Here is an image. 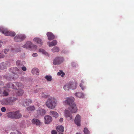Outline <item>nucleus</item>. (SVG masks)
<instances>
[{
	"mask_svg": "<svg viewBox=\"0 0 134 134\" xmlns=\"http://www.w3.org/2000/svg\"><path fill=\"white\" fill-rule=\"evenodd\" d=\"M78 111V108L75 103H73L65 108L64 110V116L68 121L73 118L72 113H76Z\"/></svg>",
	"mask_w": 134,
	"mask_h": 134,
	"instance_id": "obj_1",
	"label": "nucleus"
},
{
	"mask_svg": "<svg viewBox=\"0 0 134 134\" xmlns=\"http://www.w3.org/2000/svg\"><path fill=\"white\" fill-rule=\"evenodd\" d=\"M57 100L55 98L50 97L46 102V106L49 108L53 109L57 105Z\"/></svg>",
	"mask_w": 134,
	"mask_h": 134,
	"instance_id": "obj_2",
	"label": "nucleus"
},
{
	"mask_svg": "<svg viewBox=\"0 0 134 134\" xmlns=\"http://www.w3.org/2000/svg\"><path fill=\"white\" fill-rule=\"evenodd\" d=\"M8 117L13 119H16L21 118L22 115L19 113V111L11 112L8 114Z\"/></svg>",
	"mask_w": 134,
	"mask_h": 134,
	"instance_id": "obj_3",
	"label": "nucleus"
},
{
	"mask_svg": "<svg viewBox=\"0 0 134 134\" xmlns=\"http://www.w3.org/2000/svg\"><path fill=\"white\" fill-rule=\"evenodd\" d=\"M75 100V98L73 97H66L65 98V100L63 101V103L64 105L69 106L73 103H75L74 102Z\"/></svg>",
	"mask_w": 134,
	"mask_h": 134,
	"instance_id": "obj_4",
	"label": "nucleus"
},
{
	"mask_svg": "<svg viewBox=\"0 0 134 134\" xmlns=\"http://www.w3.org/2000/svg\"><path fill=\"white\" fill-rule=\"evenodd\" d=\"M0 31L6 36H14L16 34L14 32L9 31L7 29L4 28L3 27H0Z\"/></svg>",
	"mask_w": 134,
	"mask_h": 134,
	"instance_id": "obj_5",
	"label": "nucleus"
},
{
	"mask_svg": "<svg viewBox=\"0 0 134 134\" xmlns=\"http://www.w3.org/2000/svg\"><path fill=\"white\" fill-rule=\"evenodd\" d=\"M26 37V36L24 34H20L16 35L14 38V40L16 42L21 41Z\"/></svg>",
	"mask_w": 134,
	"mask_h": 134,
	"instance_id": "obj_6",
	"label": "nucleus"
},
{
	"mask_svg": "<svg viewBox=\"0 0 134 134\" xmlns=\"http://www.w3.org/2000/svg\"><path fill=\"white\" fill-rule=\"evenodd\" d=\"M64 61L62 57H57L55 58L53 61V63L55 65H59L62 63Z\"/></svg>",
	"mask_w": 134,
	"mask_h": 134,
	"instance_id": "obj_7",
	"label": "nucleus"
},
{
	"mask_svg": "<svg viewBox=\"0 0 134 134\" xmlns=\"http://www.w3.org/2000/svg\"><path fill=\"white\" fill-rule=\"evenodd\" d=\"M81 117L79 114H77L74 119V122L77 126H79L81 125Z\"/></svg>",
	"mask_w": 134,
	"mask_h": 134,
	"instance_id": "obj_8",
	"label": "nucleus"
},
{
	"mask_svg": "<svg viewBox=\"0 0 134 134\" xmlns=\"http://www.w3.org/2000/svg\"><path fill=\"white\" fill-rule=\"evenodd\" d=\"M52 121V118L50 116L46 115L44 118V122L46 124H49Z\"/></svg>",
	"mask_w": 134,
	"mask_h": 134,
	"instance_id": "obj_9",
	"label": "nucleus"
},
{
	"mask_svg": "<svg viewBox=\"0 0 134 134\" xmlns=\"http://www.w3.org/2000/svg\"><path fill=\"white\" fill-rule=\"evenodd\" d=\"M34 42L39 45L41 46L43 44V42L42 40L40 38L37 37L34 38L33 39Z\"/></svg>",
	"mask_w": 134,
	"mask_h": 134,
	"instance_id": "obj_10",
	"label": "nucleus"
},
{
	"mask_svg": "<svg viewBox=\"0 0 134 134\" xmlns=\"http://www.w3.org/2000/svg\"><path fill=\"white\" fill-rule=\"evenodd\" d=\"M68 83L70 89L74 90L76 88L77 85L76 82H70Z\"/></svg>",
	"mask_w": 134,
	"mask_h": 134,
	"instance_id": "obj_11",
	"label": "nucleus"
},
{
	"mask_svg": "<svg viewBox=\"0 0 134 134\" xmlns=\"http://www.w3.org/2000/svg\"><path fill=\"white\" fill-rule=\"evenodd\" d=\"M11 85L10 87L12 88L15 89L17 88V87H20L21 86H22V84L18 82H15L13 84H12Z\"/></svg>",
	"mask_w": 134,
	"mask_h": 134,
	"instance_id": "obj_12",
	"label": "nucleus"
},
{
	"mask_svg": "<svg viewBox=\"0 0 134 134\" xmlns=\"http://www.w3.org/2000/svg\"><path fill=\"white\" fill-rule=\"evenodd\" d=\"M32 45V43L29 41L27 42L22 47L25 48L30 50Z\"/></svg>",
	"mask_w": 134,
	"mask_h": 134,
	"instance_id": "obj_13",
	"label": "nucleus"
},
{
	"mask_svg": "<svg viewBox=\"0 0 134 134\" xmlns=\"http://www.w3.org/2000/svg\"><path fill=\"white\" fill-rule=\"evenodd\" d=\"M31 72L32 73L33 75H39V70L38 68H33L32 69Z\"/></svg>",
	"mask_w": 134,
	"mask_h": 134,
	"instance_id": "obj_14",
	"label": "nucleus"
},
{
	"mask_svg": "<svg viewBox=\"0 0 134 134\" xmlns=\"http://www.w3.org/2000/svg\"><path fill=\"white\" fill-rule=\"evenodd\" d=\"M32 123L35 125L40 126L41 124L40 121L36 119H33L32 120Z\"/></svg>",
	"mask_w": 134,
	"mask_h": 134,
	"instance_id": "obj_15",
	"label": "nucleus"
},
{
	"mask_svg": "<svg viewBox=\"0 0 134 134\" xmlns=\"http://www.w3.org/2000/svg\"><path fill=\"white\" fill-rule=\"evenodd\" d=\"M37 113L38 115H43L46 113L45 110L41 108H39L37 111Z\"/></svg>",
	"mask_w": 134,
	"mask_h": 134,
	"instance_id": "obj_16",
	"label": "nucleus"
},
{
	"mask_svg": "<svg viewBox=\"0 0 134 134\" xmlns=\"http://www.w3.org/2000/svg\"><path fill=\"white\" fill-rule=\"evenodd\" d=\"M50 114L54 118L56 119L59 116V114L56 112L53 111H50L49 112Z\"/></svg>",
	"mask_w": 134,
	"mask_h": 134,
	"instance_id": "obj_17",
	"label": "nucleus"
},
{
	"mask_svg": "<svg viewBox=\"0 0 134 134\" xmlns=\"http://www.w3.org/2000/svg\"><path fill=\"white\" fill-rule=\"evenodd\" d=\"M38 52L41 54L45 55L47 56H48L49 55L47 52L43 49L40 48L38 50Z\"/></svg>",
	"mask_w": 134,
	"mask_h": 134,
	"instance_id": "obj_18",
	"label": "nucleus"
},
{
	"mask_svg": "<svg viewBox=\"0 0 134 134\" xmlns=\"http://www.w3.org/2000/svg\"><path fill=\"white\" fill-rule=\"evenodd\" d=\"M48 39L49 40H51L54 39V35L51 32H48L47 34Z\"/></svg>",
	"mask_w": 134,
	"mask_h": 134,
	"instance_id": "obj_19",
	"label": "nucleus"
},
{
	"mask_svg": "<svg viewBox=\"0 0 134 134\" xmlns=\"http://www.w3.org/2000/svg\"><path fill=\"white\" fill-rule=\"evenodd\" d=\"M8 65L6 63L3 62L0 64V69L3 70L6 68Z\"/></svg>",
	"mask_w": 134,
	"mask_h": 134,
	"instance_id": "obj_20",
	"label": "nucleus"
},
{
	"mask_svg": "<svg viewBox=\"0 0 134 134\" xmlns=\"http://www.w3.org/2000/svg\"><path fill=\"white\" fill-rule=\"evenodd\" d=\"M56 129L58 132H63L64 131V128L62 125H59L58 126Z\"/></svg>",
	"mask_w": 134,
	"mask_h": 134,
	"instance_id": "obj_21",
	"label": "nucleus"
},
{
	"mask_svg": "<svg viewBox=\"0 0 134 134\" xmlns=\"http://www.w3.org/2000/svg\"><path fill=\"white\" fill-rule=\"evenodd\" d=\"M75 96L79 98H83L84 97V94L81 92H77L75 94Z\"/></svg>",
	"mask_w": 134,
	"mask_h": 134,
	"instance_id": "obj_22",
	"label": "nucleus"
},
{
	"mask_svg": "<svg viewBox=\"0 0 134 134\" xmlns=\"http://www.w3.org/2000/svg\"><path fill=\"white\" fill-rule=\"evenodd\" d=\"M57 43V41L56 40H54L51 42H47V44L49 47H52L55 46Z\"/></svg>",
	"mask_w": 134,
	"mask_h": 134,
	"instance_id": "obj_23",
	"label": "nucleus"
},
{
	"mask_svg": "<svg viewBox=\"0 0 134 134\" xmlns=\"http://www.w3.org/2000/svg\"><path fill=\"white\" fill-rule=\"evenodd\" d=\"M69 83L63 86L64 89L66 91H69L70 89Z\"/></svg>",
	"mask_w": 134,
	"mask_h": 134,
	"instance_id": "obj_24",
	"label": "nucleus"
},
{
	"mask_svg": "<svg viewBox=\"0 0 134 134\" xmlns=\"http://www.w3.org/2000/svg\"><path fill=\"white\" fill-rule=\"evenodd\" d=\"M44 78L48 81H51L52 80V76L51 75H46L44 76Z\"/></svg>",
	"mask_w": 134,
	"mask_h": 134,
	"instance_id": "obj_25",
	"label": "nucleus"
},
{
	"mask_svg": "<svg viewBox=\"0 0 134 134\" xmlns=\"http://www.w3.org/2000/svg\"><path fill=\"white\" fill-rule=\"evenodd\" d=\"M37 49V46L36 45L33 44L32 43V45L31 46V48H30V50L36 51Z\"/></svg>",
	"mask_w": 134,
	"mask_h": 134,
	"instance_id": "obj_26",
	"label": "nucleus"
},
{
	"mask_svg": "<svg viewBox=\"0 0 134 134\" xmlns=\"http://www.w3.org/2000/svg\"><path fill=\"white\" fill-rule=\"evenodd\" d=\"M52 51L53 52H58L59 51V48L57 47H55L52 49Z\"/></svg>",
	"mask_w": 134,
	"mask_h": 134,
	"instance_id": "obj_27",
	"label": "nucleus"
},
{
	"mask_svg": "<svg viewBox=\"0 0 134 134\" xmlns=\"http://www.w3.org/2000/svg\"><path fill=\"white\" fill-rule=\"evenodd\" d=\"M84 83V81L83 80H82L80 85V86L82 90H83L86 88L85 86H83Z\"/></svg>",
	"mask_w": 134,
	"mask_h": 134,
	"instance_id": "obj_28",
	"label": "nucleus"
},
{
	"mask_svg": "<svg viewBox=\"0 0 134 134\" xmlns=\"http://www.w3.org/2000/svg\"><path fill=\"white\" fill-rule=\"evenodd\" d=\"M35 109V108L34 106H30L27 108V110L29 111H32Z\"/></svg>",
	"mask_w": 134,
	"mask_h": 134,
	"instance_id": "obj_29",
	"label": "nucleus"
},
{
	"mask_svg": "<svg viewBox=\"0 0 134 134\" xmlns=\"http://www.w3.org/2000/svg\"><path fill=\"white\" fill-rule=\"evenodd\" d=\"M57 74L58 75L62 77L64 76L65 75L64 73L61 70L59 71L57 73Z\"/></svg>",
	"mask_w": 134,
	"mask_h": 134,
	"instance_id": "obj_30",
	"label": "nucleus"
},
{
	"mask_svg": "<svg viewBox=\"0 0 134 134\" xmlns=\"http://www.w3.org/2000/svg\"><path fill=\"white\" fill-rule=\"evenodd\" d=\"M9 90L8 89H5L3 92L4 95L5 96H7L8 95V93Z\"/></svg>",
	"mask_w": 134,
	"mask_h": 134,
	"instance_id": "obj_31",
	"label": "nucleus"
},
{
	"mask_svg": "<svg viewBox=\"0 0 134 134\" xmlns=\"http://www.w3.org/2000/svg\"><path fill=\"white\" fill-rule=\"evenodd\" d=\"M24 93V91L21 90H18L17 94L19 96H21Z\"/></svg>",
	"mask_w": 134,
	"mask_h": 134,
	"instance_id": "obj_32",
	"label": "nucleus"
},
{
	"mask_svg": "<svg viewBox=\"0 0 134 134\" xmlns=\"http://www.w3.org/2000/svg\"><path fill=\"white\" fill-rule=\"evenodd\" d=\"M83 132L85 134H90V131L86 127L84 128Z\"/></svg>",
	"mask_w": 134,
	"mask_h": 134,
	"instance_id": "obj_33",
	"label": "nucleus"
},
{
	"mask_svg": "<svg viewBox=\"0 0 134 134\" xmlns=\"http://www.w3.org/2000/svg\"><path fill=\"white\" fill-rule=\"evenodd\" d=\"M40 96L44 98H47L48 96V95H46L43 93H42L40 94Z\"/></svg>",
	"mask_w": 134,
	"mask_h": 134,
	"instance_id": "obj_34",
	"label": "nucleus"
},
{
	"mask_svg": "<svg viewBox=\"0 0 134 134\" xmlns=\"http://www.w3.org/2000/svg\"><path fill=\"white\" fill-rule=\"evenodd\" d=\"M25 103L27 105H28L32 103V101L30 99H28L26 100Z\"/></svg>",
	"mask_w": 134,
	"mask_h": 134,
	"instance_id": "obj_35",
	"label": "nucleus"
},
{
	"mask_svg": "<svg viewBox=\"0 0 134 134\" xmlns=\"http://www.w3.org/2000/svg\"><path fill=\"white\" fill-rule=\"evenodd\" d=\"M5 57V55L3 53H0V59L3 58Z\"/></svg>",
	"mask_w": 134,
	"mask_h": 134,
	"instance_id": "obj_36",
	"label": "nucleus"
},
{
	"mask_svg": "<svg viewBox=\"0 0 134 134\" xmlns=\"http://www.w3.org/2000/svg\"><path fill=\"white\" fill-rule=\"evenodd\" d=\"M9 49H5L4 50V53L5 54H7L8 53V52H9Z\"/></svg>",
	"mask_w": 134,
	"mask_h": 134,
	"instance_id": "obj_37",
	"label": "nucleus"
},
{
	"mask_svg": "<svg viewBox=\"0 0 134 134\" xmlns=\"http://www.w3.org/2000/svg\"><path fill=\"white\" fill-rule=\"evenodd\" d=\"M3 101L5 102L4 104L5 105H8L9 103L8 102V100L7 99H4L3 100Z\"/></svg>",
	"mask_w": 134,
	"mask_h": 134,
	"instance_id": "obj_38",
	"label": "nucleus"
},
{
	"mask_svg": "<svg viewBox=\"0 0 134 134\" xmlns=\"http://www.w3.org/2000/svg\"><path fill=\"white\" fill-rule=\"evenodd\" d=\"M32 56L34 57H36L38 55L36 53H34L32 54Z\"/></svg>",
	"mask_w": 134,
	"mask_h": 134,
	"instance_id": "obj_39",
	"label": "nucleus"
},
{
	"mask_svg": "<svg viewBox=\"0 0 134 134\" xmlns=\"http://www.w3.org/2000/svg\"><path fill=\"white\" fill-rule=\"evenodd\" d=\"M1 110L3 112H4L6 111V109L4 107H3L1 108Z\"/></svg>",
	"mask_w": 134,
	"mask_h": 134,
	"instance_id": "obj_40",
	"label": "nucleus"
},
{
	"mask_svg": "<svg viewBox=\"0 0 134 134\" xmlns=\"http://www.w3.org/2000/svg\"><path fill=\"white\" fill-rule=\"evenodd\" d=\"M22 69L24 71H25L26 70V68L25 66H23L22 67Z\"/></svg>",
	"mask_w": 134,
	"mask_h": 134,
	"instance_id": "obj_41",
	"label": "nucleus"
},
{
	"mask_svg": "<svg viewBox=\"0 0 134 134\" xmlns=\"http://www.w3.org/2000/svg\"><path fill=\"white\" fill-rule=\"evenodd\" d=\"M52 134H57V132L55 130H53L52 131Z\"/></svg>",
	"mask_w": 134,
	"mask_h": 134,
	"instance_id": "obj_42",
	"label": "nucleus"
},
{
	"mask_svg": "<svg viewBox=\"0 0 134 134\" xmlns=\"http://www.w3.org/2000/svg\"><path fill=\"white\" fill-rule=\"evenodd\" d=\"M13 70L15 71H19V69L16 67H14L13 68Z\"/></svg>",
	"mask_w": 134,
	"mask_h": 134,
	"instance_id": "obj_43",
	"label": "nucleus"
},
{
	"mask_svg": "<svg viewBox=\"0 0 134 134\" xmlns=\"http://www.w3.org/2000/svg\"><path fill=\"white\" fill-rule=\"evenodd\" d=\"M20 61H17L16 62V64L17 65H19L20 64Z\"/></svg>",
	"mask_w": 134,
	"mask_h": 134,
	"instance_id": "obj_44",
	"label": "nucleus"
},
{
	"mask_svg": "<svg viewBox=\"0 0 134 134\" xmlns=\"http://www.w3.org/2000/svg\"><path fill=\"white\" fill-rule=\"evenodd\" d=\"M63 118H60L59 120V121L60 122H62L63 121Z\"/></svg>",
	"mask_w": 134,
	"mask_h": 134,
	"instance_id": "obj_45",
	"label": "nucleus"
},
{
	"mask_svg": "<svg viewBox=\"0 0 134 134\" xmlns=\"http://www.w3.org/2000/svg\"><path fill=\"white\" fill-rule=\"evenodd\" d=\"M20 50L19 49H16L15 50V52H20Z\"/></svg>",
	"mask_w": 134,
	"mask_h": 134,
	"instance_id": "obj_46",
	"label": "nucleus"
},
{
	"mask_svg": "<svg viewBox=\"0 0 134 134\" xmlns=\"http://www.w3.org/2000/svg\"><path fill=\"white\" fill-rule=\"evenodd\" d=\"M16 133L14 132H12L10 133V134H16Z\"/></svg>",
	"mask_w": 134,
	"mask_h": 134,
	"instance_id": "obj_47",
	"label": "nucleus"
},
{
	"mask_svg": "<svg viewBox=\"0 0 134 134\" xmlns=\"http://www.w3.org/2000/svg\"><path fill=\"white\" fill-rule=\"evenodd\" d=\"M16 133H17L18 134H21L20 132L18 131H17Z\"/></svg>",
	"mask_w": 134,
	"mask_h": 134,
	"instance_id": "obj_48",
	"label": "nucleus"
},
{
	"mask_svg": "<svg viewBox=\"0 0 134 134\" xmlns=\"http://www.w3.org/2000/svg\"><path fill=\"white\" fill-rule=\"evenodd\" d=\"M75 134H82L80 132H77Z\"/></svg>",
	"mask_w": 134,
	"mask_h": 134,
	"instance_id": "obj_49",
	"label": "nucleus"
},
{
	"mask_svg": "<svg viewBox=\"0 0 134 134\" xmlns=\"http://www.w3.org/2000/svg\"><path fill=\"white\" fill-rule=\"evenodd\" d=\"M2 114L1 113H0V116H1L2 115Z\"/></svg>",
	"mask_w": 134,
	"mask_h": 134,
	"instance_id": "obj_50",
	"label": "nucleus"
},
{
	"mask_svg": "<svg viewBox=\"0 0 134 134\" xmlns=\"http://www.w3.org/2000/svg\"><path fill=\"white\" fill-rule=\"evenodd\" d=\"M1 43L0 42V43ZM1 46H2L1 44H0V47H1Z\"/></svg>",
	"mask_w": 134,
	"mask_h": 134,
	"instance_id": "obj_51",
	"label": "nucleus"
},
{
	"mask_svg": "<svg viewBox=\"0 0 134 134\" xmlns=\"http://www.w3.org/2000/svg\"><path fill=\"white\" fill-rule=\"evenodd\" d=\"M58 134H63V133H59Z\"/></svg>",
	"mask_w": 134,
	"mask_h": 134,
	"instance_id": "obj_52",
	"label": "nucleus"
}]
</instances>
